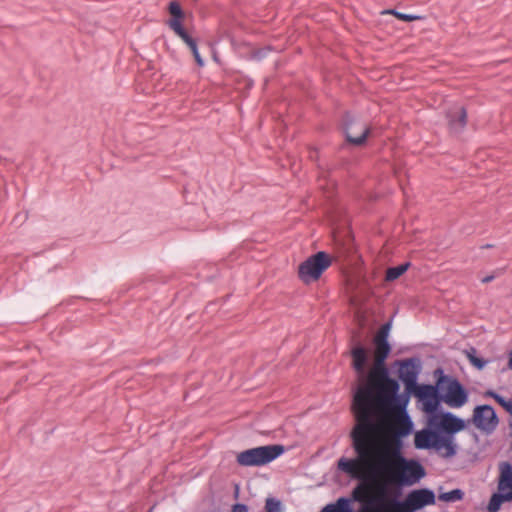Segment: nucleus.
Listing matches in <instances>:
<instances>
[{
	"mask_svg": "<svg viewBox=\"0 0 512 512\" xmlns=\"http://www.w3.org/2000/svg\"><path fill=\"white\" fill-rule=\"evenodd\" d=\"M456 119L451 118L450 123L454 130H459L465 125L466 112L462 107H456L454 111Z\"/></svg>",
	"mask_w": 512,
	"mask_h": 512,
	"instance_id": "4468645a",
	"label": "nucleus"
},
{
	"mask_svg": "<svg viewBox=\"0 0 512 512\" xmlns=\"http://www.w3.org/2000/svg\"><path fill=\"white\" fill-rule=\"evenodd\" d=\"M368 131L364 123L358 121L351 122L346 127L347 140L352 144L360 145L364 142Z\"/></svg>",
	"mask_w": 512,
	"mask_h": 512,
	"instance_id": "9b49d317",
	"label": "nucleus"
},
{
	"mask_svg": "<svg viewBox=\"0 0 512 512\" xmlns=\"http://www.w3.org/2000/svg\"><path fill=\"white\" fill-rule=\"evenodd\" d=\"M487 396L494 398L506 411L512 414V400L511 399H505L502 396L492 392L488 391L486 393Z\"/></svg>",
	"mask_w": 512,
	"mask_h": 512,
	"instance_id": "f3484780",
	"label": "nucleus"
},
{
	"mask_svg": "<svg viewBox=\"0 0 512 512\" xmlns=\"http://www.w3.org/2000/svg\"><path fill=\"white\" fill-rule=\"evenodd\" d=\"M504 502H508L506 500V496L503 493L498 491V493H494L491 496L490 501L487 506V510L489 512H498Z\"/></svg>",
	"mask_w": 512,
	"mask_h": 512,
	"instance_id": "ddd939ff",
	"label": "nucleus"
},
{
	"mask_svg": "<svg viewBox=\"0 0 512 512\" xmlns=\"http://www.w3.org/2000/svg\"><path fill=\"white\" fill-rule=\"evenodd\" d=\"M267 512H283L282 503L274 498H267L265 505Z\"/></svg>",
	"mask_w": 512,
	"mask_h": 512,
	"instance_id": "aec40b11",
	"label": "nucleus"
},
{
	"mask_svg": "<svg viewBox=\"0 0 512 512\" xmlns=\"http://www.w3.org/2000/svg\"><path fill=\"white\" fill-rule=\"evenodd\" d=\"M466 355H467V358L469 359V361L471 362V364L474 365L476 368L482 369L486 365L485 361H483L482 359H480L476 356V352L474 349L467 351Z\"/></svg>",
	"mask_w": 512,
	"mask_h": 512,
	"instance_id": "412c9836",
	"label": "nucleus"
},
{
	"mask_svg": "<svg viewBox=\"0 0 512 512\" xmlns=\"http://www.w3.org/2000/svg\"><path fill=\"white\" fill-rule=\"evenodd\" d=\"M189 48L191 49L192 53H193V56L195 58V61L196 63L202 67L204 65V61L203 59L201 58L200 54H199V51H198V48H197V45H196V42L191 38L190 40H188L187 42H185Z\"/></svg>",
	"mask_w": 512,
	"mask_h": 512,
	"instance_id": "5701e85b",
	"label": "nucleus"
},
{
	"mask_svg": "<svg viewBox=\"0 0 512 512\" xmlns=\"http://www.w3.org/2000/svg\"><path fill=\"white\" fill-rule=\"evenodd\" d=\"M508 366L510 369H512V351L510 352L509 354V362H508Z\"/></svg>",
	"mask_w": 512,
	"mask_h": 512,
	"instance_id": "bb28decb",
	"label": "nucleus"
},
{
	"mask_svg": "<svg viewBox=\"0 0 512 512\" xmlns=\"http://www.w3.org/2000/svg\"><path fill=\"white\" fill-rule=\"evenodd\" d=\"M369 353L363 347L352 350V366L356 372V389L353 394V412L356 424H366L378 417L407 408L408 396L399 395V383L388 376L386 369L375 363L366 372Z\"/></svg>",
	"mask_w": 512,
	"mask_h": 512,
	"instance_id": "f03ea898",
	"label": "nucleus"
},
{
	"mask_svg": "<svg viewBox=\"0 0 512 512\" xmlns=\"http://www.w3.org/2000/svg\"><path fill=\"white\" fill-rule=\"evenodd\" d=\"M434 378L439 388L441 402L448 407L458 409L468 402V392L456 378L446 375L442 369L434 371Z\"/></svg>",
	"mask_w": 512,
	"mask_h": 512,
	"instance_id": "20e7f679",
	"label": "nucleus"
},
{
	"mask_svg": "<svg viewBox=\"0 0 512 512\" xmlns=\"http://www.w3.org/2000/svg\"><path fill=\"white\" fill-rule=\"evenodd\" d=\"M232 512H248V508L244 504H236L233 506Z\"/></svg>",
	"mask_w": 512,
	"mask_h": 512,
	"instance_id": "a878e982",
	"label": "nucleus"
},
{
	"mask_svg": "<svg viewBox=\"0 0 512 512\" xmlns=\"http://www.w3.org/2000/svg\"><path fill=\"white\" fill-rule=\"evenodd\" d=\"M182 18H173L169 21L170 28L184 41L187 42L191 39V37L187 34V32L183 29L181 24Z\"/></svg>",
	"mask_w": 512,
	"mask_h": 512,
	"instance_id": "2eb2a0df",
	"label": "nucleus"
},
{
	"mask_svg": "<svg viewBox=\"0 0 512 512\" xmlns=\"http://www.w3.org/2000/svg\"><path fill=\"white\" fill-rule=\"evenodd\" d=\"M393 368L405 386L406 393L403 395L408 396V393L419 385L417 380L422 370L421 361L418 358L398 360L393 363ZM398 394L401 395L399 392Z\"/></svg>",
	"mask_w": 512,
	"mask_h": 512,
	"instance_id": "6e6552de",
	"label": "nucleus"
},
{
	"mask_svg": "<svg viewBox=\"0 0 512 512\" xmlns=\"http://www.w3.org/2000/svg\"><path fill=\"white\" fill-rule=\"evenodd\" d=\"M374 363L378 369H385L384 361L390 353V345L388 341L374 340Z\"/></svg>",
	"mask_w": 512,
	"mask_h": 512,
	"instance_id": "f8f14e48",
	"label": "nucleus"
},
{
	"mask_svg": "<svg viewBox=\"0 0 512 512\" xmlns=\"http://www.w3.org/2000/svg\"><path fill=\"white\" fill-rule=\"evenodd\" d=\"M169 11H170V14L173 16V18H177V17L182 18L183 17L182 9L179 6V4H177L176 2L170 3Z\"/></svg>",
	"mask_w": 512,
	"mask_h": 512,
	"instance_id": "393cba45",
	"label": "nucleus"
},
{
	"mask_svg": "<svg viewBox=\"0 0 512 512\" xmlns=\"http://www.w3.org/2000/svg\"><path fill=\"white\" fill-rule=\"evenodd\" d=\"M330 265L331 258L329 255L325 252H318L299 265V278L306 284L317 281Z\"/></svg>",
	"mask_w": 512,
	"mask_h": 512,
	"instance_id": "0eeeda50",
	"label": "nucleus"
},
{
	"mask_svg": "<svg viewBox=\"0 0 512 512\" xmlns=\"http://www.w3.org/2000/svg\"><path fill=\"white\" fill-rule=\"evenodd\" d=\"M490 280H491V277H487V278L483 279V282H488Z\"/></svg>",
	"mask_w": 512,
	"mask_h": 512,
	"instance_id": "cd10ccee",
	"label": "nucleus"
},
{
	"mask_svg": "<svg viewBox=\"0 0 512 512\" xmlns=\"http://www.w3.org/2000/svg\"><path fill=\"white\" fill-rule=\"evenodd\" d=\"M409 264H402L397 267L389 268L386 272V280L394 281L399 278L402 274H404L408 269Z\"/></svg>",
	"mask_w": 512,
	"mask_h": 512,
	"instance_id": "dca6fc26",
	"label": "nucleus"
},
{
	"mask_svg": "<svg viewBox=\"0 0 512 512\" xmlns=\"http://www.w3.org/2000/svg\"><path fill=\"white\" fill-rule=\"evenodd\" d=\"M466 355H467V358L469 359V361L471 362V364L474 365L476 368L482 369L486 365L485 361H483L482 359H480L476 356V352L474 349L467 351Z\"/></svg>",
	"mask_w": 512,
	"mask_h": 512,
	"instance_id": "4be33fe9",
	"label": "nucleus"
},
{
	"mask_svg": "<svg viewBox=\"0 0 512 512\" xmlns=\"http://www.w3.org/2000/svg\"><path fill=\"white\" fill-rule=\"evenodd\" d=\"M413 395L420 404L421 410L429 415L426 427L414 433V446L419 450H430L444 458L457 454L458 444L455 435L466 428L465 420L451 412L438 410L441 399L438 385L419 384L408 393Z\"/></svg>",
	"mask_w": 512,
	"mask_h": 512,
	"instance_id": "7ed1b4c3",
	"label": "nucleus"
},
{
	"mask_svg": "<svg viewBox=\"0 0 512 512\" xmlns=\"http://www.w3.org/2000/svg\"><path fill=\"white\" fill-rule=\"evenodd\" d=\"M390 330H391V323H386L384 324L380 330L378 331V333L376 334L374 340H379V341H388V337H389V333H390Z\"/></svg>",
	"mask_w": 512,
	"mask_h": 512,
	"instance_id": "b1692460",
	"label": "nucleus"
},
{
	"mask_svg": "<svg viewBox=\"0 0 512 512\" xmlns=\"http://www.w3.org/2000/svg\"><path fill=\"white\" fill-rule=\"evenodd\" d=\"M498 491L506 496V500L512 502V465L502 463L498 481Z\"/></svg>",
	"mask_w": 512,
	"mask_h": 512,
	"instance_id": "9d476101",
	"label": "nucleus"
},
{
	"mask_svg": "<svg viewBox=\"0 0 512 512\" xmlns=\"http://www.w3.org/2000/svg\"><path fill=\"white\" fill-rule=\"evenodd\" d=\"M413 430L407 408L356 424L352 431L356 458L341 457L337 467L361 482L353 489L357 502H382L391 486H410L424 477L423 466L401 453V438Z\"/></svg>",
	"mask_w": 512,
	"mask_h": 512,
	"instance_id": "f257e3e1",
	"label": "nucleus"
},
{
	"mask_svg": "<svg viewBox=\"0 0 512 512\" xmlns=\"http://www.w3.org/2000/svg\"><path fill=\"white\" fill-rule=\"evenodd\" d=\"M463 497V492L459 489L452 490L450 492L443 493L439 496V498L446 502H454L461 500Z\"/></svg>",
	"mask_w": 512,
	"mask_h": 512,
	"instance_id": "a211bd4d",
	"label": "nucleus"
},
{
	"mask_svg": "<svg viewBox=\"0 0 512 512\" xmlns=\"http://www.w3.org/2000/svg\"><path fill=\"white\" fill-rule=\"evenodd\" d=\"M383 13L392 14V15L396 16L398 19H400L402 21H406V22L420 20L422 18L419 15L404 14V13L397 12L395 10H387V11H384Z\"/></svg>",
	"mask_w": 512,
	"mask_h": 512,
	"instance_id": "6ab92c4d",
	"label": "nucleus"
},
{
	"mask_svg": "<svg viewBox=\"0 0 512 512\" xmlns=\"http://www.w3.org/2000/svg\"><path fill=\"white\" fill-rule=\"evenodd\" d=\"M376 512H381V511H377V510H376Z\"/></svg>",
	"mask_w": 512,
	"mask_h": 512,
	"instance_id": "c85d7f7f",
	"label": "nucleus"
},
{
	"mask_svg": "<svg viewBox=\"0 0 512 512\" xmlns=\"http://www.w3.org/2000/svg\"><path fill=\"white\" fill-rule=\"evenodd\" d=\"M435 502V495L431 490L418 489L411 491L403 501L380 502L376 509L381 512H415Z\"/></svg>",
	"mask_w": 512,
	"mask_h": 512,
	"instance_id": "39448f33",
	"label": "nucleus"
},
{
	"mask_svg": "<svg viewBox=\"0 0 512 512\" xmlns=\"http://www.w3.org/2000/svg\"><path fill=\"white\" fill-rule=\"evenodd\" d=\"M284 452L281 445L260 446L240 452L237 462L241 466H262L278 458Z\"/></svg>",
	"mask_w": 512,
	"mask_h": 512,
	"instance_id": "423d86ee",
	"label": "nucleus"
},
{
	"mask_svg": "<svg viewBox=\"0 0 512 512\" xmlns=\"http://www.w3.org/2000/svg\"><path fill=\"white\" fill-rule=\"evenodd\" d=\"M472 421L478 429L485 432L493 431L498 424V418L494 409L488 405L475 407Z\"/></svg>",
	"mask_w": 512,
	"mask_h": 512,
	"instance_id": "1a4fd4ad",
	"label": "nucleus"
}]
</instances>
